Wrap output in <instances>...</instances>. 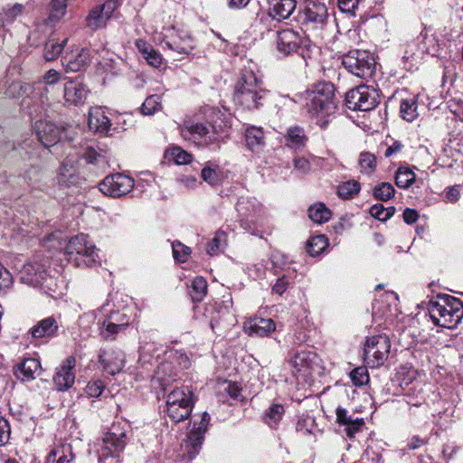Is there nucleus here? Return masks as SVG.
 Here are the masks:
<instances>
[{
	"label": "nucleus",
	"instance_id": "nucleus-33",
	"mask_svg": "<svg viewBox=\"0 0 463 463\" xmlns=\"http://www.w3.org/2000/svg\"><path fill=\"white\" fill-rule=\"evenodd\" d=\"M41 372V363L35 358L24 359L15 371L17 378L24 382H29L36 378Z\"/></svg>",
	"mask_w": 463,
	"mask_h": 463
},
{
	"label": "nucleus",
	"instance_id": "nucleus-4",
	"mask_svg": "<svg viewBox=\"0 0 463 463\" xmlns=\"http://www.w3.org/2000/svg\"><path fill=\"white\" fill-rule=\"evenodd\" d=\"M442 51V43L438 37L423 26L416 40L406 45L402 61L404 68L408 71L415 67V63L424 58L426 54L439 57Z\"/></svg>",
	"mask_w": 463,
	"mask_h": 463
},
{
	"label": "nucleus",
	"instance_id": "nucleus-24",
	"mask_svg": "<svg viewBox=\"0 0 463 463\" xmlns=\"http://www.w3.org/2000/svg\"><path fill=\"white\" fill-rule=\"evenodd\" d=\"M89 90L80 81L69 80L64 84V99L68 105H81L85 102Z\"/></svg>",
	"mask_w": 463,
	"mask_h": 463
},
{
	"label": "nucleus",
	"instance_id": "nucleus-16",
	"mask_svg": "<svg viewBox=\"0 0 463 463\" xmlns=\"http://www.w3.org/2000/svg\"><path fill=\"white\" fill-rule=\"evenodd\" d=\"M98 361L104 372L110 375L119 373L125 366V354L118 347L101 348Z\"/></svg>",
	"mask_w": 463,
	"mask_h": 463
},
{
	"label": "nucleus",
	"instance_id": "nucleus-43",
	"mask_svg": "<svg viewBox=\"0 0 463 463\" xmlns=\"http://www.w3.org/2000/svg\"><path fill=\"white\" fill-rule=\"evenodd\" d=\"M189 293L193 301H202L207 293L206 279L203 277L194 278L192 281Z\"/></svg>",
	"mask_w": 463,
	"mask_h": 463
},
{
	"label": "nucleus",
	"instance_id": "nucleus-37",
	"mask_svg": "<svg viewBox=\"0 0 463 463\" xmlns=\"http://www.w3.org/2000/svg\"><path fill=\"white\" fill-rule=\"evenodd\" d=\"M33 90V86L22 81H12L9 84L0 85V98L14 99L29 95Z\"/></svg>",
	"mask_w": 463,
	"mask_h": 463
},
{
	"label": "nucleus",
	"instance_id": "nucleus-44",
	"mask_svg": "<svg viewBox=\"0 0 463 463\" xmlns=\"http://www.w3.org/2000/svg\"><path fill=\"white\" fill-rule=\"evenodd\" d=\"M308 217L314 222L323 223L331 217V212L324 203H317L308 208Z\"/></svg>",
	"mask_w": 463,
	"mask_h": 463
},
{
	"label": "nucleus",
	"instance_id": "nucleus-56",
	"mask_svg": "<svg viewBox=\"0 0 463 463\" xmlns=\"http://www.w3.org/2000/svg\"><path fill=\"white\" fill-rule=\"evenodd\" d=\"M105 387L106 384L103 381L99 379L93 380L87 384L85 392L89 397L98 398L102 394Z\"/></svg>",
	"mask_w": 463,
	"mask_h": 463
},
{
	"label": "nucleus",
	"instance_id": "nucleus-6",
	"mask_svg": "<svg viewBox=\"0 0 463 463\" xmlns=\"http://www.w3.org/2000/svg\"><path fill=\"white\" fill-rule=\"evenodd\" d=\"M194 408L193 392L188 387L175 388L166 400V412L174 422H181L191 415Z\"/></svg>",
	"mask_w": 463,
	"mask_h": 463
},
{
	"label": "nucleus",
	"instance_id": "nucleus-64",
	"mask_svg": "<svg viewBox=\"0 0 463 463\" xmlns=\"http://www.w3.org/2000/svg\"><path fill=\"white\" fill-rule=\"evenodd\" d=\"M294 167L302 173H307L310 170V163L305 157H297L294 159Z\"/></svg>",
	"mask_w": 463,
	"mask_h": 463
},
{
	"label": "nucleus",
	"instance_id": "nucleus-58",
	"mask_svg": "<svg viewBox=\"0 0 463 463\" xmlns=\"http://www.w3.org/2000/svg\"><path fill=\"white\" fill-rule=\"evenodd\" d=\"M171 156L177 165H184L192 160V155L183 150L181 147L172 148Z\"/></svg>",
	"mask_w": 463,
	"mask_h": 463
},
{
	"label": "nucleus",
	"instance_id": "nucleus-47",
	"mask_svg": "<svg viewBox=\"0 0 463 463\" xmlns=\"http://www.w3.org/2000/svg\"><path fill=\"white\" fill-rule=\"evenodd\" d=\"M415 181L414 172L408 167H399L395 175V184L398 187L406 189Z\"/></svg>",
	"mask_w": 463,
	"mask_h": 463
},
{
	"label": "nucleus",
	"instance_id": "nucleus-19",
	"mask_svg": "<svg viewBox=\"0 0 463 463\" xmlns=\"http://www.w3.org/2000/svg\"><path fill=\"white\" fill-rule=\"evenodd\" d=\"M276 43L278 52L283 56H288L299 49L301 37L292 29H284L278 32Z\"/></svg>",
	"mask_w": 463,
	"mask_h": 463
},
{
	"label": "nucleus",
	"instance_id": "nucleus-57",
	"mask_svg": "<svg viewBox=\"0 0 463 463\" xmlns=\"http://www.w3.org/2000/svg\"><path fill=\"white\" fill-rule=\"evenodd\" d=\"M174 258L179 262H185L191 250L190 248L175 241L172 244Z\"/></svg>",
	"mask_w": 463,
	"mask_h": 463
},
{
	"label": "nucleus",
	"instance_id": "nucleus-25",
	"mask_svg": "<svg viewBox=\"0 0 463 463\" xmlns=\"http://www.w3.org/2000/svg\"><path fill=\"white\" fill-rule=\"evenodd\" d=\"M80 181L74 160L70 157L65 158L57 172V182L63 187L76 185Z\"/></svg>",
	"mask_w": 463,
	"mask_h": 463
},
{
	"label": "nucleus",
	"instance_id": "nucleus-9",
	"mask_svg": "<svg viewBox=\"0 0 463 463\" xmlns=\"http://www.w3.org/2000/svg\"><path fill=\"white\" fill-rule=\"evenodd\" d=\"M391 349V341L386 335H373L367 338L364 348V359L372 368L382 366Z\"/></svg>",
	"mask_w": 463,
	"mask_h": 463
},
{
	"label": "nucleus",
	"instance_id": "nucleus-20",
	"mask_svg": "<svg viewBox=\"0 0 463 463\" xmlns=\"http://www.w3.org/2000/svg\"><path fill=\"white\" fill-rule=\"evenodd\" d=\"M128 326V321H124V317L118 313L112 314L108 318H105L102 323L99 322V334L106 341H112L116 339L117 335L125 330Z\"/></svg>",
	"mask_w": 463,
	"mask_h": 463
},
{
	"label": "nucleus",
	"instance_id": "nucleus-48",
	"mask_svg": "<svg viewBox=\"0 0 463 463\" xmlns=\"http://www.w3.org/2000/svg\"><path fill=\"white\" fill-rule=\"evenodd\" d=\"M25 184L29 186H36L42 180L43 173L39 165H31L21 174Z\"/></svg>",
	"mask_w": 463,
	"mask_h": 463
},
{
	"label": "nucleus",
	"instance_id": "nucleus-14",
	"mask_svg": "<svg viewBox=\"0 0 463 463\" xmlns=\"http://www.w3.org/2000/svg\"><path fill=\"white\" fill-rule=\"evenodd\" d=\"M317 356L306 347L292 349L288 354L294 375L307 376L317 364Z\"/></svg>",
	"mask_w": 463,
	"mask_h": 463
},
{
	"label": "nucleus",
	"instance_id": "nucleus-31",
	"mask_svg": "<svg viewBox=\"0 0 463 463\" xmlns=\"http://www.w3.org/2000/svg\"><path fill=\"white\" fill-rule=\"evenodd\" d=\"M182 136L185 139L193 140L194 143L211 142L210 128L203 123H187L181 130Z\"/></svg>",
	"mask_w": 463,
	"mask_h": 463
},
{
	"label": "nucleus",
	"instance_id": "nucleus-40",
	"mask_svg": "<svg viewBox=\"0 0 463 463\" xmlns=\"http://www.w3.org/2000/svg\"><path fill=\"white\" fill-rule=\"evenodd\" d=\"M154 380L165 389L171 382L175 380V374H172V364L169 362L161 363L155 371Z\"/></svg>",
	"mask_w": 463,
	"mask_h": 463
},
{
	"label": "nucleus",
	"instance_id": "nucleus-35",
	"mask_svg": "<svg viewBox=\"0 0 463 463\" xmlns=\"http://www.w3.org/2000/svg\"><path fill=\"white\" fill-rule=\"evenodd\" d=\"M90 60V52L88 48H82L76 55L71 54L62 59L67 71L77 72L83 69Z\"/></svg>",
	"mask_w": 463,
	"mask_h": 463
},
{
	"label": "nucleus",
	"instance_id": "nucleus-59",
	"mask_svg": "<svg viewBox=\"0 0 463 463\" xmlns=\"http://www.w3.org/2000/svg\"><path fill=\"white\" fill-rule=\"evenodd\" d=\"M96 320V314L95 312H88L83 314L79 318V326L80 328H82L86 333H89L90 330L92 325L94 324Z\"/></svg>",
	"mask_w": 463,
	"mask_h": 463
},
{
	"label": "nucleus",
	"instance_id": "nucleus-50",
	"mask_svg": "<svg viewBox=\"0 0 463 463\" xmlns=\"http://www.w3.org/2000/svg\"><path fill=\"white\" fill-rule=\"evenodd\" d=\"M361 189L360 183L355 180L344 182L337 187V194L342 199H350L359 193Z\"/></svg>",
	"mask_w": 463,
	"mask_h": 463
},
{
	"label": "nucleus",
	"instance_id": "nucleus-62",
	"mask_svg": "<svg viewBox=\"0 0 463 463\" xmlns=\"http://www.w3.org/2000/svg\"><path fill=\"white\" fill-rule=\"evenodd\" d=\"M289 282L286 276L279 278L272 288L273 293L282 295L288 288Z\"/></svg>",
	"mask_w": 463,
	"mask_h": 463
},
{
	"label": "nucleus",
	"instance_id": "nucleus-49",
	"mask_svg": "<svg viewBox=\"0 0 463 463\" xmlns=\"http://www.w3.org/2000/svg\"><path fill=\"white\" fill-rule=\"evenodd\" d=\"M395 189L392 184L388 182H383L373 189V195L376 200L379 201H389L394 196Z\"/></svg>",
	"mask_w": 463,
	"mask_h": 463
},
{
	"label": "nucleus",
	"instance_id": "nucleus-15",
	"mask_svg": "<svg viewBox=\"0 0 463 463\" xmlns=\"http://www.w3.org/2000/svg\"><path fill=\"white\" fill-rule=\"evenodd\" d=\"M134 187V180L123 174L110 175L99 184V191L105 195L120 197L128 194Z\"/></svg>",
	"mask_w": 463,
	"mask_h": 463
},
{
	"label": "nucleus",
	"instance_id": "nucleus-53",
	"mask_svg": "<svg viewBox=\"0 0 463 463\" xmlns=\"http://www.w3.org/2000/svg\"><path fill=\"white\" fill-rule=\"evenodd\" d=\"M369 213L373 218L381 222H385L393 216L395 207L390 206L385 208L382 203H376L370 208Z\"/></svg>",
	"mask_w": 463,
	"mask_h": 463
},
{
	"label": "nucleus",
	"instance_id": "nucleus-2",
	"mask_svg": "<svg viewBox=\"0 0 463 463\" xmlns=\"http://www.w3.org/2000/svg\"><path fill=\"white\" fill-rule=\"evenodd\" d=\"M269 91L261 86V80L251 71H243L234 89V101L249 109H258L267 100Z\"/></svg>",
	"mask_w": 463,
	"mask_h": 463
},
{
	"label": "nucleus",
	"instance_id": "nucleus-26",
	"mask_svg": "<svg viewBox=\"0 0 463 463\" xmlns=\"http://www.w3.org/2000/svg\"><path fill=\"white\" fill-rule=\"evenodd\" d=\"M335 414L336 421L340 425L345 426V430L349 438L354 437V435L359 432L364 425L363 418L354 417V414H349L348 411L342 407L336 408Z\"/></svg>",
	"mask_w": 463,
	"mask_h": 463
},
{
	"label": "nucleus",
	"instance_id": "nucleus-52",
	"mask_svg": "<svg viewBox=\"0 0 463 463\" xmlns=\"http://www.w3.org/2000/svg\"><path fill=\"white\" fill-rule=\"evenodd\" d=\"M162 109L161 98L157 95H151L143 102L140 111L145 116L154 115Z\"/></svg>",
	"mask_w": 463,
	"mask_h": 463
},
{
	"label": "nucleus",
	"instance_id": "nucleus-34",
	"mask_svg": "<svg viewBox=\"0 0 463 463\" xmlns=\"http://www.w3.org/2000/svg\"><path fill=\"white\" fill-rule=\"evenodd\" d=\"M285 145L292 149L301 150L308 140L303 128L299 126L290 127L284 136Z\"/></svg>",
	"mask_w": 463,
	"mask_h": 463
},
{
	"label": "nucleus",
	"instance_id": "nucleus-30",
	"mask_svg": "<svg viewBox=\"0 0 463 463\" xmlns=\"http://www.w3.org/2000/svg\"><path fill=\"white\" fill-rule=\"evenodd\" d=\"M201 178L209 185L217 187L227 178V173L218 164L208 161L201 170Z\"/></svg>",
	"mask_w": 463,
	"mask_h": 463
},
{
	"label": "nucleus",
	"instance_id": "nucleus-7",
	"mask_svg": "<svg viewBox=\"0 0 463 463\" xmlns=\"http://www.w3.org/2000/svg\"><path fill=\"white\" fill-rule=\"evenodd\" d=\"M343 66L352 74L362 79L372 78L375 70V61L364 50H351L342 58Z\"/></svg>",
	"mask_w": 463,
	"mask_h": 463
},
{
	"label": "nucleus",
	"instance_id": "nucleus-27",
	"mask_svg": "<svg viewBox=\"0 0 463 463\" xmlns=\"http://www.w3.org/2000/svg\"><path fill=\"white\" fill-rule=\"evenodd\" d=\"M275 329V323L270 318L255 317L244 326L245 333L256 337L269 336Z\"/></svg>",
	"mask_w": 463,
	"mask_h": 463
},
{
	"label": "nucleus",
	"instance_id": "nucleus-3",
	"mask_svg": "<svg viewBox=\"0 0 463 463\" xmlns=\"http://www.w3.org/2000/svg\"><path fill=\"white\" fill-rule=\"evenodd\" d=\"M431 320L436 326L454 328L463 317L461 300L449 295H439L435 300L428 304Z\"/></svg>",
	"mask_w": 463,
	"mask_h": 463
},
{
	"label": "nucleus",
	"instance_id": "nucleus-13",
	"mask_svg": "<svg viewBox=\"0 0 463 463\" xmlns=\"http://www.w3.org/2000/svg\"><path fill=\"white\" fill-rule=\"evenodd\" d=\"M241 226L250 233H254V224L261 213V206L255 198L241 197L236 204Z\"/></svg>",
	"mask_w": 463,
	"mask_h": 463
},
{
	"label": "nucleus",
	"instance_id": "nucleus-12",
	"mask_svg": "<svg viewBox=\"0 0 463 463\" xmlns=\"http://www.w3.org/2000/svg\"><path fill=\"white\" fill-rule=\"evenodd\" d=\"M127 445V434L124 431H118L113 427L109 432H107L98 449L99 458L108 459L109 458H118L124 451Z\"/></svg>",
	"mask_w": 463,
	"mask_h": 463
},
{
	"label": "nucleus",
	"instance_id": "nucleus-60",
	"mask_svg": "<svg viewBox=\"0 0 463 463\" xmlns=\"http://www.w3.org/2000/svg\"><path fill=\"white\" fill-rule=\"evenodd\" d=\"M12 284L11 273L0 263V292L9 288Z\"/></svg>",
	"mask_w": 463,
	"mask_h": 463
},
{
	"label": "nucleus",
	"instance_id": "nucleus-54",
	"mask_svg": "<svg viewBox=\"0 0 463 463\" xmlns=\"http://www.w3.org/2000/svg\"><path fill=\"white\" fill-rule=\"evenodd\" d=\"M226 244V235L224 232H216L213 239L208 243L207 253L211 256L218 254L222 250Z\"/></svg>",
	"mask_w": 463,
	"mask_h": 463
},
{
	"label": "nucleus",
	"instance_id": "nucleus-21",
	"mask_svg": "<svg viewBox=\"0 0 463 463\" xmlns=\"http://www.w3.org/2000/svg\"><path fill=\"white\" fill-rule=\"evenodd\" d=\"M115 8V2L108 1L91 9L86 19L88 27L91 30H97L105 26Z\"/></svg>",
	"mask_w": 463,
	"mask_h": 463
},
{
	"label": "nucleus",
	"instance_id": "nucleus-63",
	"mask_svg": "<svg viewBox=\"0 0 463 463\" xmlns=\"http://www.w3.org/2000/svg\"><path fill=\"white\" fill-rule=\"evenodd\" d=\"M24 5L21 4H15L13 6L9 7L5 11V17L7 20L14 21L17 16L21 15L24 12Z\"/></svg>",
	"mask_w": 463,
	"mask_h": 463
},
{
	"label": "nucleus",
	"instance_id": "nucleus-41",
	"mask_svg": "<svg viewBox=\"0 0 463 463\" xmlns=\"http://www.w3.org/2000/svg\"><path fill=\"white\" fill-rule=\"evenodd\" d=\"M285 413L284 406L280 403H272L266 410L263 420L270 428L276 429Z\"/></svg>",
	"mask_w": 463,
	"mask_h": 463
},
{
	"label": "nucleus",
	"instance_id": "nucleus-46",
	"mask_svg": "<svg viewBox=\"0 0 463 463\" xmlns=\"http://www.w3.org/2000/svg\"><path fill=\"white\" fill-rule=\"evenodd\" d=\"M327 246V238L325 235H317L307 241V251L310 256L316 257L323 252Z\"/></svg>",
	"mask_w": 463,
	"mask_h": 463
},
{
	"label": "nucleus",
	"instance_id": "nucleus-45",
	"mask_svg": "<svg viewBox=\"0 0 463 463\" xmlns=\"http://www.w3.org/2000/svg\"><path fill=\"white\" fill-rule=\"evenodd\" d=\"M358 165L362 174L370 175L376 169V156L370 152H362L359 156Z\"/></svg>",
	"mask_w": 463,
	"mask_h": 463
},
{
	"label": "nucleus",
	"instance_id": "nucleus-38",
	"mask_svg": "<svg viewBox=\"0 0 463 463\" xmlns=\"http://www.w3.org/2000/svg\"><path fill=\"white\" fill-rule=\"evenodd\" d=\"M46 463H73L71 445L66 444L54 448L49 453Z\"/></svg>",
	"mask_w": 463,
	"mask_h": 463
},
{
	"label": "nucleus",
	"instance_id": "nucleus-5",
	"mask_svg": "<svg viewBox=\"0 0 463 463\" xmlns=\"http://www.w3.org/2000/svg\"><path fill=\"white\" fill-rule=\"evenodd\" d=\"M65 254L68 261L79 268L92 267L99 261V250L83 233L71 238Z\"/></svg>",
	"mask_w": 463,
	"mask_h": 463
},
{
	"label": "nucleus",
	"instance_id": "nucleus-8",
	"mask_svg": "<svg viewBox=\"0 0 463 463\" xmlns=\"http://www.w3.org/2000/svg\"><path fill=\"white\" fill-rule=\"evenodd\" d=\"M200 418L199 422L195 420L193 422V426L188 431L187 439L182 444L183 457L187 460L194 459L199 454L204 439V434L211 420V416L206 411Z\"/></svg>",
	"mask_w": 463,
	"mask_h": 463
},
{
	"label": "nucleus",
	"instance_id": "nucleus-10",
	"mask_svg": "<svg viewBox=\"0 0 463 463\" xmlns=\"http://www.w3.org/2000/svg\"><path fill=\"white\" fill-rule=\"evenodd\" d=\"M379 98V94L375 89L360 85L346 93L345 103L349 109L369 111L377 106Z\"/></svg>",
	"mask_w": 463,
	"mask_h": 463
},
{
	"label": "nucleus",
	"instance_id": "nucleus-51",
	"mask_svg": "<svg viewBox=\"0 0 463 463\" xmlns=\"http://www.w3.org/2000/svg\"><path fill=\"white\" fill-rule=\"evenodd\" d=\"M68 39H64L61 43H56L54 40H49L45 43L43 56L47 61H53L62 52Z\"/></svg>",
	"mask_w": 463,
	"mask_h": 463
},
{
	"label": "nucleus",
	"instance_id": "nucleus-18",
	"mask_svg": "<svg viewBox=\"0 0 463 463\" xmlns=\"http://www.w3.org/2000/svg\"><path fill=\"white\" fill-rule=\"evenodd\" d=\"M21 279L33 287L50 288L48 280L52 279L41 264L28 263L24 265L21 270Z\"/></svg>",
	"mask_w": 463,
	"mask_h": 463
},
{
	"label": "nucleus",
	"instance_id": "nucleus-17",
	"mask_svg": "<svg viewBox=\"0 0 463 463\" xmlns=\"http://www.w3.org/2000/svg\"><path fill=\"white\" fill-rule=\"evenodd\" d=\"M34 130L38 141L44 147L54 146L60 141L61 137V129L51 121L37 120L34 124Z\"/></svg>",
	"mask_w": 463,
	"mask_h": 463
},
{
	"label": "nucleus",
	"instance_id": "nucleus-55",
	"mask_svg": "<svg viewBox=\"0 0 463 463\" xmlns=\"http://www.w3.org/2000/svg\"><path fill=\"white\" fill-rule=\"evenodd\" d=\"M350 377L352 379L353 383L355 386H362L369 382V375L366 367H357L354 368L351 373Z\"/></svg>",
	"mask_w": 463,
	"mask_h": 463
},
{
	"label": "nucleus",
	"instance_id": "nucleus-32",
	"mask_svg": "<svg viewBox=\"0 0 463 463\" xmlns=\"http://www.w3.org/2000/svg\"><path fill=\"white\" fill-rule=\"evenodd\" d=\"M269 9L268 15L277 21L288 18L297 6L296 0H269Z\"/></svg>",
	"mask_w": 463,
	"mask_h": 463
},
{
	"label": "nucleus",
	"instance_id": "nucleus-42",
	"mask_svg": "<svg viewBox=\"0 0 463 463\" xmlns=\"http://www.w3.org/2000/svg\"><path fill=\"white\" fill-rule=\"evenodd\" d=\"M400 113L402 118L408 122H412L417 118L419 113L415 97L404 99L401 101Z\"/></svg>",
	"mask_w": 463,
	"mask_h": 463
},
{
	"label": "nucleus",
	"instance_id": "nucleus-11",
	"mask_svg": "<svg viewBox=\"0 0 463 463\" xmlns=\"http://www.w3.org/2000/svg\"><path fill=\"white\" fill-rule=\"evenodd\" d=\"M328 16L327 8L320 0H306L301 24L306 31H317L324 28Z\"/></svg>",
	"mask_w": 463,
	"mask_h": 463
},
{
	"label": "nucleus",
	"instance_id": "nucleus-1",
	"mask_svg": "<svg viewBox=\"0 0 463 463\" xmlns=\"http://www.w3.org/2000/svg\"><path fill=\"white\" fill-rule=\"evenodd\" d=\"M334 96V85L323 81L296 94L293 100L300 106L303 114L315 120L322 129H326L329 124V118L337 109Z\"/></svg>",
	"mask_w": 463,
	"mask_h": 463
},
{
	"label": "nucleus",
	"instance_id": "nucleus-29",
	"mask_svg": "<svg viewBox=\"0 0 463 463\" xmlns=\"http://www.w3.org/2000/svg\"><path fill=\"white\" fill-rule=\"evenodd\" d=\"M89 128L94 133L108 134L111 122L100 107L91 108L89 111Z\"/></svg>",
	"mask_w": 463,
	"mask_h": 463
},
{
	"label": "nucleus",
	"instance_id": "nucleus-36",
	"mask_svg": "<svg viewBox=\"0 0 463 463\" xmlns=\"http://www.w3.org/2000/svg\"><path fill=\"white\" fill-rule=\"evenodd\" d=\"M58 321L53 317H46L39 321L31 328V334L34 338L52 337L57 334Z\"/></svg>",
	"mask_w": 463,
	"mask_h": 463
},
{
	"label": "nucleus",
	"instance_id": "nucleus-23",
	"mask_svg": "<svg viewBox=\"0 0 463 463\" xmlns=\"http://www.w3.org/2000/svg\"><path fill=\"white\" fill-rule=\"evenodd\" d=\"M245 141L249 150L260 156L266 149V136L260 127L250 126L245 129Z\"/></svg>",
	"mask_w": 463,
	"mask_h": 463
},
{
	"label": "nucleus",
	"instance_id": "nucleus-39",
	"mask_svg": "<svg viewBox=\"0 0 463 463\" xmlns=\"http://www.w3.org/2000/svg\"><path fill=\"white\" fill-rule=\"evenodd\" d=\"M137 46L142 53L143 58L149 65L154 68H159L161 66L163 61L162 56L152 46L141 40L137 42Z\"/></svg>",
	"mask_w": 463,
	"mask_h": 463
},
{
	"label": "nucleus",
	"instance_id": "nucleus-22",
	"mask_svg": "<svg viewBox=\"0 0 463 463\" xmlns=\"http://www.w3.org/2000/svg\"><path fill=\"white\" fill-rule=\"evenodd\" d=\"M75 362V358L68 357L57 369L53 376V383L58 391L64 392L73 385L75 380V374L73 373Z\"/></svg>",
	"mask_w": 463,
	"mask_h": 463
},
{
	"label": "nucleus",
	"instance_id": "nucleus-28",
	"mask_svg": "<svg viewBox=\"0 0 463 463\" xmlns=\"http://www.w3.org/2000/svg\"><path fill=\"white\" fill-rule=\"evenodd\" d=\"M165 45L180 54H187L194 49V40L186 32H180L176 35L166 36Z\"/></svg>",
	"mask_w": 463,
	"mask_h": 463
},
{
	"label": "nucleus",
	"instance_id": "nucleus-61",
	"mask_svg": "<svg viewBox=\"0 0 463 463\" xmlns=\"http://www.w3.org/2000/svg\"><path fill=\"white\" fill-rule=\"evenodd\" d=\"M11 435V428L7 420L0 416V446L5 445Z\"/></svg>",
	"mask_w": 463,
	"mask_h": 463
}]
</instances>
